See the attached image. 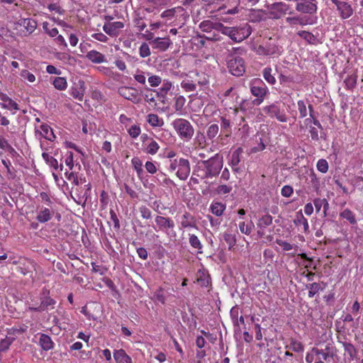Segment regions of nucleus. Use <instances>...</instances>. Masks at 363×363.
I'll use <instances>...</instances> for the list:
<instances>
[{"instance_id": "f257e3e1", "label": "nucleus", "mask_w": 363, "mask_h": 363, "mask_svg": "<svg viewBox=\"0 0 363 363\" xmlns=\"http://www.w3.org/2000/svg\"><path fill=\"white\" fill-rule=\"evenodd\" d=\"M223 164V156L217 153L207 160H199L195 166L194 174L201 179L216 177L219 175Z\"/></svg>"}, {"instance_id": "f03ea898", "label": "nucleus", "mask_w": 363, "mask_h": 363, "mask_svg": "<svg viewBox=\"0 0 363 363\" xmlns=\"http://www.w3.org/2000/svg\"><path fill=\"white\" fill-rule=\"evenodd\" d=\"M221 33L228 35L234 42L239 43L250 35L251 27L247 23L238 27H227L223 26Z\"/></svg>"}, {"instance_id": "7ed1b4c3", "label": "nucleus", "mask_w": 363, "mask_h": 363, "mask_svg": "<svg viewBox=\"0 0 363 363\" xmlns=\"http://www.w3.org/2000/svg\"><path fill=\"white\" fill-rule=\"evenodd\" d=\"M172 125L182 138L188 140L193 137L194 130L187 120L184 118H177L173 121Z\"/></svg>"}, {"instance_id": "20e7f679", "label": "nucleus", "mask_w": 363, "mask_h": 363, "mask_svg": "<svg viewBox=\"0 0 363 363\" xmlns=\"http://www.w3.org/2000/svg\"><path fill=\"white\" fill-rule=\"evenodd\" d=\"M228 68L229 72L235 76H241L245 72V62L242 57L232 56L228 60Z\"/></svg>"}, {"instance_id": "39448f33", "label": "nucleus", "mask_w": 363, "mask_h": 363, "mask_svg": "<svg viewBox=\"0 0 363 363\" xmlns=\"http://www.w3.org/2000/svg\"><path fill=\"white\" fill-rule=\"evenodd\" d=\"M318 9L315 0H298L296 10L298 12L308 14L316 13Z\"/></svg>"}, {"instance_id": "423d86ee", "label": "nucleus", "mask_w": 363, "mask_h": 363, "mask_svg": "<svg viewBox=\"0 0 363 363\" xmlns=\"http://www.w3.org/2000/svg\"><path fill=\"white\" fill-rule=\"evenodd\" d=\"M336 350L331 344L328 343L325 345L324 348L313 347L312 352L321 359L329 362L330 359H333L335 354Z\"/></svg>"}, {"instance_id": "0eeeda50", "label": "nucleus", "mask_w": 363, "mask_h": 363, "mask_svg": "<svg viewBox=\"0 0 363 363\" xmlns=\"http://www.w3.org/2000/svg\"><path fill=\"white\" fill-rule=\"evenodd\" d=\"M155 222L158 230L164 232L168 235H170L168 230L174 228V221L169 217L158 215L155 218Z\"/></svg>"}, {"instance_id": "6e6552de", "label": "nucleus", "mask_w": 363, "mask_h": 363, "mask_svg": "<svg viewBox=\"0 0 363 363\" xmlns=\"http://www.w3.org/2000/svg\"><path fill=\"white\" fill-rule=\"evenodd\" d=\"M266 93L267 92H252V96L255 98L252 99L251 96L250 99H243L241 103L242 108L245 109L251 108L254 106L259 105L262 102Z\"/></svg>"}, {"instance_id": "1a4fd4ad", "label": "nucleus", "mask_w": 363, "mask_h": 363, "mask_svg": "<svg viewBox=\"0 0 363 363\" xmlns=\"http://www.w3.org/2000/svg\"><path fill=\"white\" fill-rule=\"evenodd\" d=\"M55 214V210L52 206H39L36 220L42 223L49 221Z\"/></svg>"}, {"instance_id": "9d476101", "label": "nucleus", "mask_w": 363, "mask_h": 363, "mask_svg": "<svg viewBox=\"0 0 363 363\" xmlns=\"http://www.w3.org/2000/svg\"><path fill=\"white\" fill-rule=\"evenodd\" d=\"M191 171L190 164L188 160L184 158L179 159V167L177 172V176L182 180L188 178Z\"/></svg>"}, {"instance_id": "9b49d317", "label": "nucleus", "mask_w": 363, "mask_h": 363, "mask_svg": "<svg viewBox=\"0 0 363 363\" xmlns=\"http://www.w3.org/2000/svg\"><path fill=\"white\" fill-rule=\"evenodd\" d=\"M124 27L123 23L116 21L105 23L103 26L104 31L111 37H116L119 34V30Z\"/></svg>"}, {"instance_id": "f8f14e48", "label": "nucleus", "mask_w": 363, "mask_h": 363, "mask_svg": "<svg viewBox=\"0 0 363 363\" xmlns=\"http://www.w3.org/2000/svg\"><path fill=\"white\" fill-rule=\"evenodd\" d=\"M56 304V301L50 296H45L41 298V303L38 307H30V310L36 312H42L44 311H48L53 309L55 308V305Z\"/></svg>"}, {"instance_id": "ddd939ff", "label": "nucleus", "mask_w": 363, "mask_h": 363, "mask_svg": "<svg viewBox=\"0 0 363 363\" xmlns=\"http://www.w3.org/2000/svg\"><path fill=\"white\" fill-rule=\"evenodd\" d=\"M223 24L221 23H213L209 20L203 21L199 24V28L203 32L211 33L212 30H216L221 33Z\"/></svg>"}, {"instance_id": "4468645a", "label": "nucleus", "mask_w": 363, "mask_h": 363, "mask_svg": "<svg viewBox=\"0 0 363 363\" xmlns=\"http://www.w3.org/2000/svg\"><path fill=\"white\" fill-rule=\"evenodd\" d=\"M257 52L262 55H272L279 53L278 47L272 43H267L265 45H260L257 49Z\"/></svg>"}, {"instance_id": "2eb2a0df", "label": "nucleus", "mask_w": 363, "mask_h": 363, "mask_svg": "<svg viewBox=\"0 0 363 363\" xmlns=\"http://www.w3.org/2000/svg\"><path fill=\"white\" fill-rule=\"evenodd\" d=\"M264 111L269 113L272 117H276V118L281 122H286L287 121V117L285 113L280 111V109L274 104L265 107Z\"/></svg>"}, {"instance_id": "dca6fc26", "label": "nucleus", "mask_w": 363, "mask_h": 363, "mask_svg": "<svg viewBox=\"0 0 363 363\" xmlns=\"http://www.w3.org/2000/svg\"><path fill=\"white\" fill-rule=\"evenodd\" d=\"M150 43L152 45L153 48L158 49L161 51H165L170 46L172 42L169 38H156L152 40Z\"/></svg>"}, {"instance_id": "f3484780", "label": "nucleus", "mask_w": 363, "mask_h": 363, "mask_svg": "<svg viewBox=\"0 0 363 363\" xmlns=\"http://www.w3.org/2000/svg\"><path fill=\"white\" fill-rule=\"evenodd\" d=\"M240 314V308L238 306H233L230 311V316L232 320L233 326H234V331L235 333H241V328L239 325V321L238 318Z\"/></svg>"}, {"instance_id": "a211bd4d", "label": "nucleus", "mask_w": 363, "mask_h": 363, "mask_svg": "<svg viewBox=\"0 0 363 363\" xmlns=\"http://www.w3.org/2000/svg\"><path fill=\"white\" fill-rule=\"evenodd\" d=\"M337 9L339 11L340 15L343 19L348 18L353 14V9L351 5L345 1L339 3Z\"/></svg>"}, {"instance_id": "6ab92c4d", "label": "nucleus", "mask_w": 363, "mask_h": 363, "mask_svg": "<svg viewBox=\"0 0 363 363\" xmlns=\"http://www.w3.org/2000/svg\"><path fill=\"white\" fill-rule=\"evenodd\" d=\"M113 358L117 363H132L131 357L123 349L115 350Z\"/></svg>"}, {"instance_id": "aec40b11", "label": "nucleus", "mask_w": 363, "mask_h": 363, "mask_svg": "<svg viewBox=\"0 0 363 363\" xmlns=\"http://www.w3.org/2000/svg\"><path fill=\"white\" fill-rule=\"evenodd\" d=\"M39 345L45 351H48L54 347V342L52 341L51 337L44 333H41L40 335Z\"/></svg>"}, {"instance_id": "412c9836", "label": "nucleus", "mask_w": 363, "mask_h": 363, "mask_svg": "<svg viewBox=\"0 0 363 363\" xmlns=\"http://www.w3.org/2000/svg\"><path fill=\"white\" fill-rule=\"evenodd\" d=\"M40 134L42 137L45 138V139L50 141H53L55 140V135L50 125H48V124H42L40 126Z\"/></svg>"}, {"instance_id": "4be33fe9", "label": "nucleus", "mask_w": 363, "mask_h": 363, "mask_svg": "<svg viewBox=\"0 0 363 363\" xmlns=\"http://www.w3.org/2000/svg\"><path fill=\"white\" fill-rule=\"evenodd\" d=\"M86 57L94 63H101L105 61V56L96 50H91L87 52Z\"/></svg>"}, {"instance_id": "5701e85b", "label": "nucleus", "mask_w": 363, "mask_h": 363, "mask_svg": "<svg viewBox=\"0 0 363 363\" xmlns=\"http://www.w3.org/2000/svg\"><path fill=\"white\" fill-rule=\"evenodd\" d=\"M325 287V284L322 282L320 283H312L306 285V288L308 289V296L313 298L319 291H323Z\"/></svg>"}, {"instance_id": "b1692460", "label": "nucleus", "mask_w": 363, "mask_h": 363, "mask_svg": "<svg viewBox=\"0 0 363 363\" xmlns=\"http://www.w3.org/2000/svg\"><path fill=\"white\" fill-rule=\"evenodd\" d=\"M42 157L45 160L46 163L51 167H52L55 170L60 167V171H62L63 165L61 164L60 166H58V162L57 160L54 158L52 156H50L49 154L47 152H43L42 154Z\"/></svg>"}, {"instance_id": "393cba45", "label": "nucleus", "mask_w": 363, "mask_h": 363, "mask_svg": "<svg viewBox=\"0 0 363 363\" xmlns=\"http://www.w3.org/2000/svg\"><path fill=\"white\" fill-rule=\"evenodd\" d=\"M296 225H303L305 233L308 231V223L307 219L303 216L301 211L297 212L296 218L294 220Z\"/></svg>"}, {"instance_id": "a878e982", "label": "nucleus", "mask_w": 363, "mask_h": 363, "mask_svg": "<svg viewBox=\"0 0 363 363\" xmlns=\"http://www.w3.org/2000/svg\"><path fill=\"white\" fill-rule=\"evenodd\" d=\"M21 25L23 26L29 33H32L37 27V22L32 18H24L21 20Z\"/></svg>"}, {"instance_id": "bb28decb", "label": "nucleus", "mask_w": 363, "mask_h": 363, "mask_svg": "<svg viewBox=\"0 0 363 363\" xmlns=\"http://www.w3.org/2000/svg\"><path fill=\"white\" fill-rule=\"evenodd\" d=\"M345 351L349 354L350 359L353 360L357 359V350L350 342H343Z\"/></svg>"}, {"instance_id": "cd10ccee", "label": "nucleus", "mask_w": 363, "mask_h": 363, "mask_svg": "<svg viewBox=\"0 0 363 363\" xmlns=\"http://www.w3.org/2000/svg\"><path fill=\"white\" fill-rule=\"evenodd\" d=\"M225 209V205L220 202H214L211 205V211L216 216H220Z\"/></svg>"}, {"instance_id": "c85d7f7f", "label": "nucleus", "mask_w": 363, "mask_h": 363, "mask_svg": "<svg viewBox=\"0 0 363 363\" xmlns=\"http://www.w3.org/2000/svg\"><path fill=\"white\" fill-rule=\"evenodd\" d=\"M286 349H289L296 352H302L304 350L303 345L294 339H291L290 344L286 346Z\"/></svg>"}, {"instance_id": "c756f323", "label": "nucleus", "mask_w": 363, "mask_h": 363, "mask_svg": "<svg viewBox=\"0 0 363 363\" xmlns=\"http://www.w3.org/2000/svg\"><path fill=\"white\" fill-rule=\"evenodd\" d=\"M269 8L281 13H286L289 9V6L284 2H277L271 4Z\"/></svg>"}, {"instance_id": "7c9ffc66", "label": "nucleus", "mask_w": 363, "mask_h": 363, "mask_svg": "<svg viewBox=\"0 0 363 363\" xmlns=\"http://www.w3.org/2000/svg\"><path fill=\"white\" fill-rule=\"evenodd\" d=\"M141 93L142 92H123L121 96L134 103H139L141 100Z\"/></svg>"}, {"instance_id": "2f4dec72", "label": "nucleus", "mask_w": 363, "mask_h": 363, "mask_svg": "<svg viewBox=\"0 0 363 363\" xmlns=\"http://www.w3.org/2000/svg\"><path fill=\"white\" fill-rule=\"evenodd\" d=\"M272 223V217L269 215H264L258 220L257 226L259 228H265Z\"/></svg>"}, {"instance_id": "473e14b6", "label": "nucleus", "mask_w": 363, "mask_h": 363, "mask_svg": "<svg viewBox=\"0 0 363 363\" xmlns=\"http://www.w3.org/2000/svg\"><path fill=\"white\" fill-rule=\"evenodd\" d=\"M340 216L348 220L350 224H356L357 223L354 213L350 209H345L340 213Z\"/></svg>"}, {"instance_id": "72a5a7b5", "label": "nucleus", "mask_w": 363, "mask_h": 363, "mask_svg": "<svg viewBox=\"0 0 363 363\" xmlns=\"http://www.w3.org/2000/svg\"><path fill=\"white\" fill-rule=\"evenodd\" d=\"M189 244L193 248L199 250V252H202L201 250L203 248V245L196 235H189Z\"/></svg>"}, {"instance_id": "f704fd0d", "label": "nucleus", "mask_w": 363, "mask_h": 363, "mask_svg": "<svg viewBox=\"0 0 363 363\" xmlns=\"http://www.w3.org/2000/svg\"><path fill=\"white\" fill-rule=\"evenodd\" d=\"M309 132L313 140L318 141L320 138L325 139L326 134L323 131H320L319 136L318 129L315 127H311Z\"/></svg>"}, {"instance_id": "c9c22d12", "label": "nucleus", "mask_w": 363, "mask_h": 363, "mask_svg": "<svg viewBox=\"0 0 363 363\" xmlns=\"http://www.w3.org/2000/svg\"><path fill=\"white\" fill-rule=\"evenodd\" d=\"M147 118V122L153 127L160 126L163 123L157 114L150 113Z\"/></svg>"}, {"instance_id": "e433bc0d", "label": "nucleus", "mask_w": 363, "mask_h": 363, "mask_svg": "<svg viewBox=\"0 0 363 363\" xmlns=\"http://www.w3.org/2000/svg\"><path fill=\"white\" fill-rule=\"evenodd\" d=\"M132 164L137 172L138 176L140 177L141 174L143 172V169L142 168L143 163L140 158L138 157H133L131 160Z\"/></svg>"}, {"instance_id": "4c0bfd02", "label": "nucleus", "mask_w": 363, "mask_h": 363, "mask_svg": "<svg viewBox=\"0 0 363 363\" xmlns=\"http://www.w3.org/2000/svg\"><path fill=\"white\" fill-rule=\"evenodd\" d=\"M223 240L228 245V250H230L236 243V239L235 235L225 233L223 234Z\"/></svg>"}, {"instance_id": "58836bf2", "label": "nucleus", "mask_w": 363, "mask_h": 363, "mask_svg": "<svg viewBox=\"0 0 363 363\" xmlns=\"http://www.w3.org/2000/svg\"><path fill=\"white\" fill-rule=\"evenodd\" d=\"M53 85L55 89L62 90L66 88L67 81L64 77H55L53 81Z\"/></svg>"}, {"instance_id": "ea45409f", "label": "nucleus", "mask_w": 363, "mask_h": 363, "mask_svg": "<svg viewBox=\"0 0 363 363\" xmlns=\"http://www.w3.org/2000/svg\"><path fill=\"white\" fill-rule=\"evenodd\" d=\"M1 106L4 108L9 109L10 111L12 110H18V106L16 102L13 101L11 99H7V101H4V102H1L0 104Z\"/></svg>"}, {"instance_id": "a19ab883", "label": "nucleus", "mask_w": 363, "mask_h": 363, "mask_svg": "<svg viewBox=\"0 0 363 363\" xmlns=\"http://www.w3.org/2000/svg\"><path fill=\"white\" fill-rule=\"evenodd\" d=\"M160 148V146L158 143L153 140L152 139H150V142L147 146L146 152L150 155H155L157 153Z\"/></svg>"}, {"instance_id": "79ce46f5", "label": "nucleus", "mask_w": 363, "mask_h": 363, "mask_svg": "<svg viewBox=\"0 0 363 363\" xmlns=\"http://www.w3.org/2000/svg\"><path fill=\"white\" fill-rule=\"evenodd\" d=\"M272 69L267 67L263 70V76L264 79L270 84H274L276 82L274 77L272 74Z\"/></svg>"}, {"instance_id": "37998d69", "label": "nucleus", "mask_w": 363, "mask_h": 363, "mask_svg": "<svg viewBox=\"0 0 363 363\" xmlns=\"http://www.w3.org/2000/svg\"><path fill=\"white\" fill-rule=\"evenodd\" d=\"M2 164L4 165V167L6 168V172L8 174V178L9 179H13L16 177V171L14 168H11V162L10 161H6L4 160H2Z\"/></svg>"}, {"instance_id": "c03bdc74", "label": "nucleus", "mask_w": 363, "mask_h": 363, "mask_svg": "<svg viewBox=\"0 0 363 363\" xmlns=\"http://www.w3.org/2000/svg\"><path fill=\"white\" fill-rule=\"evenodd\" d=\"M309 109H310V118H306V122L307 124L310 123H313L315 125H316L321 131L323 130V128L320 123V122L313 116V108L311 105H309Z\"/></svg>"}, {"instance_id": "a18cd8bd", "label": "nucleus", "mask_w": 363, "mask_h": 363, "mask_svg": "<svg viewBox=\"0 0 363 363\" xmlns=\"http://www.w3.org/2000/svg\"><path fill=\"white\" fill-rule=\"evenodd\" d=\"M218 130H219V128L217 124L211 125L208 127L207 133H206L207 137L209 139L214 138L218 135Z\"/></svg>"}, {"instance_id": "49530a36", "label": "nucleus", "mask_w": 363, "mask_h": 363, "mask_svg": "<svg viewBox=\"0 0 363 363\" xmlns=\"http://www.w3.org/2000/svg\"><path fill=\"white\" fill-rule=\"evenodd\" d=\"M241 151L240 148H238L233 152L230 160V164L233 167H236L240 163V154Z\"/></svg>"}, {"instance_id": "de8ad7c7", "label": "nucleus", "mask_w": 363, "mask_h": 363, "mask_svg": "<svg viewBox=\"0 0 363 363\" xmlns=\"http://www.w3.org/2000/svg\"><path fill=\"white\" fill-rule=\"evenodd\" d=\"M139 212L144 219H150L152 218V211L149 208L145 206H141L139 207Z\"/></svg>"}, {"instance_id": "09e8293b", "label": "nucleus", "mask_w": 363, "mask_h": 363, "mask_svg": "<svg viewBox=\"0 0 363 363\" xmlns=\"http://www.w3.org/2000/svg\"><path fill=\"white\" fill-rule=\"evenodd\" d=\"M298 35L309 43H312L315 39V36L311 33L306 30L299 31Z\"/></svg>"}, {"instance_id": "8fccbe9b", "label": "nucleus", "mask_w": 363, "mask_h": 363, "mask_svg": "<svg viewBox=\"0 0 363 363\" xmlns=\"http://www.w3.org/2000/svg\"><path fill=\"white\" fill-rule=\"evenodd\" d=\"M21 77L24 79L27 80L29 82H34L35 81V77L33 74L30 72L27 69H23L21 72Z\"/></svg>"}, {"instance_id": "3c124183", "label": "nucleus", "mask_w": 363, "mask_h": 363, "mask_svg": "<svg viewBox=\"0 0 363 363\" xmlns=\"http://www.w3.org/2000/svg\"><path fill=\"white\" fill-rule=\"evenodd\" d=\"M140 56L141 57H146L150 55V50L148 45L146 43H142L139 49Z\"/></svg>"}, {"instance_id": "603ef678", "label": "nucleus", "mask_w": 363, "mask_h": 363, "mask_svg": "<svg viewBox=\"0 0 363 363\" xmlns=\"http://www.w3.org/2000/svg\"><path fill=\"white\" fill-rule=\"evenodd\" d=\"M317 169L322 173H326L328 170V162L324 159L319 160L317 163Z\"/></svg>"}, {"instance_id": "864d4df0", "label": "nucleus", "mask_w": 363, "mask_h": 363, "mask_svg": "<svg viewBox=\"0 0 363 363\" xmlns=\"http://www.w3.org/2000/svg\"><path fill=\"white\" fill-rule=\"evenodd\" d=\"M254 226L252 223H250V225L247 224L246 225L245 222H241L239 224V228L242 233L245 235H250L252 230V226Z\"/></svg>"}, {"instance_id": "5fc2aeb1", "label": "nucleus", "mask_w": 363, "mask_h": 363, "mask_svg": "<svg viewBox=\"0 0 363 363\" xmlns=\"http://www.w3.org/2000/svg\"><path fill=\"white\" fill-rule=\"evenodd\" d=\"M262 83L259 79H255L252 82V86L250 88V91H266V88L261 86L260 84Z\"/></svg>"}, {"instance_id": "6e6d98bb", "label": "nucleus", "mask_w": 363, "mask_h": 363, "mask_svg": "<svg viewBox=\"0 0 363 363\" xmlns=\"http://www.w3.org/2000/svg\"><path fill=\"white\" fill-rule=\"evenodd\" d=\"M154 296L157 299V301H160L162 304L165 303V296L164 294V291L162 288H159L154 294Z\"/></svg>"}, {"instance_id": "4d7b16f0", "label": "nucleus", "mask_w": 363, "mask_h": 363, "mask_svg": "<svg viewBox=\"0 0 363 363\" xmlns=\"http://www.w3.org/2000/svg\"><path fill=\"white\" fill-rule=\"evenodd\" d=\"M48 23L44 22L43 23V28L45 30V31L50 36V37H55L58 33V30L56 28H53L52 29L48 28Z\"/></svg>"}, {"instance_id": "13d9d810", "label": "nucleus", "mask_w": 363, "mask_h": 363, "mask_svg": "<svg viewBox=\"0 0 363 363\" xmlns=\"http://www.w3.org/2000/svg\"><path fill=\"white\" fill-rule=\"evenodd\" d=\"M148 82L151 86L155 87V86H159V84H161L162 79L159 76L152 75L148 78Z\"/></svg>"}, {"instance_id": "bf43d9fd", "label": "nucleus", "mask_w": 363, "mask_h": 363, "mask_svg": "<svg viewBox=\"0 0 363 363\" xmlns=\"http://www.w3.org/2000/svg\"><path fill=\"white\" fill-rule=\"evenodd\" d=\"M129 135L133 138H137L140 133V128L139 125H133L128 130Z\"/></svg>"}, {"instance_id": "052dcab7", "label": "nucleus", "mask_w": 363, "mask_h": 363, "mask_svg": "<svg viewBox=\"0 0 363 363\" xmlns=\"http://www.w3.org/2000/svg\"><path fill=\"white\" fill-rule=\"evenodd\" d=\"M149 3L152 4L155 7L164 6L168 5L171 0H147Z\"/></svg>"}, {"instance_id": "680f3d73", "label": "nucleus", "mask_w": 363, "mask_h": 363, "mask_svg": "<svg viewBox=\"0 0 363 363\" xmlns=\"http://www.w3.org/2000/svg\"><path fill=\"white\" fill-rule=\"evenodd\" d=\"M176 8H173L171 9H167L163 11L161 14L162 18H167L168 19H172L176 13Z\"/></svg>"}, {"instance_id": "e2e57ef3", "label": "nucleus", "mask_w": 363, "mask_h": 363, "mask_svg": "<svg viewBox=\"0 0 363 363\" xmlns=\"http://www.w3.org/2000/svg\"><path fill=\"white\" fill-rule=\"evenodd\" d=\"M298 107L300 113V117L304 118L307 115V110L305 103L303 101H298Z\"/></svg>"}, {"instance_id": "0e129e2a", "label": "nucleus", "mask_w": 363, "mask_h": 363, "mask_svg": "<svg viewBox=\"0 0 363 363\" xmlns=\"http://www.w3.org/2000/svg\"><path fill=\"white\" fill-rule=\"evenodd\" d=\"M293 188L289 185H285L282 187L281 194L284 197H289L293 194Z\"/></svg>"}, {"instance_id": "69168bd1", "label": "nucleus", "mask_w": 363, "mask_h": 363, "mask_svg": "<svg viewBox=\"0 0 363 363\" xmlns=\"http://www.w3.org/2000/svg\"><path fill=\"white\" fill-rule=\"evenodd\" d=\"M124 189L125 192L132 198V199H138V194L135 191L132 189L128 184H124Z\"/></svg>"}, {"instance_id": "338daca9", "label": "nucleus", "mask_w": 363, "mask_h": 363, "mask_svg": "<svg viewBox=\"0 0 363 363\" xmlns=\"http://www.w3.org/2000/svg\"><path fill=\"white\" fill-rule=\"evenodd\" d=\"M347 89H352L356 84V80L354 77H350L345 81Z\"/></svg>"}, {"instance_id": "774afa93", "label": "nucleus", "mask_w": 363, "mask_h": 363, "mask_svg": "<svg viewBox=\"0 0 363 363\" xmlns=\"http://www.w3.org/2000/svg\"><path fill=\"white\" fill-rule=\"evenodd\" d=\"M137 253L139 257L141 259L145 260L147 259L148 253L145 248L144 247H139L137 249Z\"/></svg>"}]
</instances>
